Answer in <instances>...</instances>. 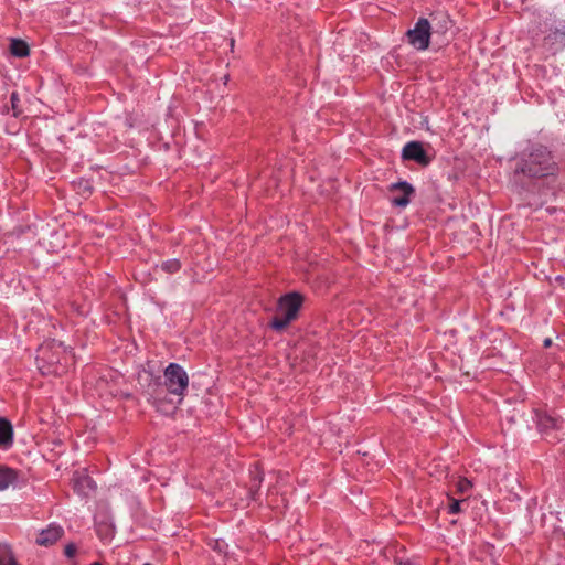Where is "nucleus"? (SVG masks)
<instances>
[{"label": "nucleus", "mask_w": 565, "mask_h": 565, "mask_svg": "<svg viewBox=\"0 0 565 565\" xmlns=\"http://www.w3.org/2000/svg\"><path fill=\"white\" fill-rule=\"evenodd\" d=\"M0 565H19L10 548L0 547Z\"/></svg>", "instance_id": "nucleus-18"}, {"label": "nucleus", "mask_w": 565, "mask_h": 565, "mask_svg": "<svg viewBox=\"0 0 565 565\" xmlns=\"http://www.w3.org/2000/svg\"><path fill=\"white\" fill-rule=\"evenodd\" d=\"M77 547L74 543H68L64 547V555L68 558H73L76 555Z\"/></svg>", "instance_id": "nucleus-21"}, {"label": "nucleus", "mask_w": 565, "mask_h": 565, "mask_svg": "<svg viewBox=\"0 0 565 565\" xmlns=\"http://www.w3.org/2000/svg\"><path fill=\"white\" fill-rule=\"evenodd\" d=\"M448 513L456 514L459 512V499L449 497Z\"/></svg>", "instance_id": "nucleus-20"}, {"label": "nucleus", "mask_w": 565, "mask_h": 565, "mask_svg": "<svg viewBox=\"0 0 565 565\" xmlns=\"http://www.w3.org/2000/svg\"><path fill=\"white\" fill-rule=\"evenodd\" d=\"M305 297L298 291L287 292L277 301V313L269 321V327L275 331L285 330L299 317Z\"/></svg>", "instance_id": "nucleus-2"}, {"label": "nucleus", "mask_w": 565, "mask_h": 565, "mask_svg": "<svg viewBox=\"0 0 565 565\" xmlns=\"http://www.w3.org/2000/svg\"><path fill=\"white\" fill-rule=\"evenodd\" d=\"M63 535V527L56 523H51L38 534L35 542L40 546H51L61 540Z\"/></svg>", "instance_id": "nucleus-8"}, {"label": "nucleus", "mask_w": 565, "mask_h": 565, "mask_svg": "<svg viewBox=\"0 0 565 565\" xmlns=\"http://www.w3.org/2000/svg\"><path fill=\"white\" fill-rule=\"evenodd\" d=\"M19 477V470L7 465H0V491L7 490L10 486H15Z\"/></svg>", "instance_id": "nucleus-10"}, {"label": "nucleus", "mask_w": 565, "mask_h": 565, "mask_svg": "<svg viewBox=\"0 0 565 565\" xmlns=\"http://www.w3.org/2000/svg\"><path fill=\"white\" fill-rule=\"evenodd\" d=\"M519 169L529 177L541 178L554 174L556 167L550 152L546 151V148L539 145L534 151L522 159Z\"/></svg>", "instance_id": "nucleus-3"}, {"label": "nucleus", "mask_w": 565, "mask_h": 565, "mask_svg": "<svg viewBox=\"0 0 565 565\" xmlns=\"http://www.w3.org/2000/svg\"><path fill=\"white\" fill-rule=\"evenodd\" d=\"M35 361L43 376H63L75 364V354L63 342L49 339L38 348Z\"/></svg>", "instance_id": "nucleus-1"}, {"label": "nucleus", "mask_w": 565, "mask_h": 565, "mask_svg": "<svg viewBox=\"0 0 565 565\" xmlns=\"http://www.w3.org/2000/svg\"><path fill=\"white\" fill-rule=\"evenodd\" d=\"M10 52L13 56L25 57L30 54V49L23 40L12 39L10 44Z\"/></svg>", "instance_id": "nucleus-15"}, {"label": "nucleus", "mask_w": 565, "mask_h": 565, "mask_svg": "<svg viewBox=\"0 0 565 565\" xmlns=\"http://www.w3.org/2000/svg\"><path fill=\"white\" fill-rule=\"evenodd\" d=\"M423 143H406L402 151V158L405 161H414L422 167L430 163L431 158L422 147Z\"/></svg>", "instance_id": "nucleus-7"}, {"label": "nucleus", "mask_w": 565, "mask_h": 565, "mask_svg": "<svg viewBox=\"0 0 565 565\" xmlns=\"http://www.w3.org/2000/svg\"><path fill=\"white\" fill-rule=\"evenodd\" d=\"M170 393H166L163 395V397H161L162 402L161 404L162 405H159V404H153L152 406L156 408L157 412L159 413H162V414H170V413H173L177 408H178V401L174 402Z\"/></svg>", "instance_id": "nucleus-13"}, {"label": "nucleus", "mask_w": 565, "mask_h": 565, "mask_svg": "<svg viewBox=\"0 0 565 565\" xmlns=\"http://www.w3.org/2000/svg\"><path fill=\"white\" fill-rule=\"evenodd\" d=\"M143 565H151L150 563H145Z\"/></svg>", "instance_id": "nucleus-27"}, {"label": "nucleus", "mask_w": 565, "mask_h": 565, "mask_svg": "<svg viewBox=\"0 0 565 565\" xmlns=\"http://www.w3.org/2000/svg\"><path fill=\"white\" fill-rule=\"evenodd\" d=\"M164 384L168 393L178 398L181 404L189 386V376L185 370L178 363H170L163 371Z\"/></svg>", "instance_id": "nucleus-4"}, {"label": "nucleus", "mask_w": 565, "mask_h": 565, "mask_svg": "<svg viewBox=\"0 0 565 565\" xmlns=\"http://www.w3.org/2000/svg\"><path fill=\"white\" fill-rule=\"evenodd\" d=\"M263 480L264 471L259 468V465L257 463L255 465V470L250 471V481L248 486V497L250 500H257Z\"/></svg>", "instance_id": "nucleus-11"}, {"label": "nucleus", "mask_w": 565, "mask_h": 565, "mask_svg": "<svg viewBox=\"0 0 565 565\" xmlns=\"http://www.w3.org/2000/svg\"><path fill=\"white\" fill-rule=\"evenodd\" d=\"M537 425H539V428L541 430H547V429H559L562 428V423L555 418L554 416L552 415H548V414H543L539 417V420H537Z\"/></svg>", "instance_id": "nucleus-16"}, {"label": "nucleus", "mask_w": 565, "mask_h": 565, "mask_svg": "<svg viewBox=\"0 0 565 565\" xmlns=\"http://www.w3.org/2000/svg\"><path fill=\"white\" fill-rule=\"evenodd\" d=\"M168 392L167 390V386L164 383H161L160 381V377H157L156 380H153L151 383H149L147 390H146V395H147V401L153 405V404H159V405H162L161 402V397H163V395Z\"/></svg>", "instance_id": "nucleus-9"}, {"label": "nucleus", "mask_w": 565, "mask_h": 565, "mask_svg": "<svg viewBox=\"0 0 565 565\" xmlns=\"http://www.w3.org/2000/svg\"><path fill=\"white\" fill-rule=\"evenodd\" d=\"M390 192H398L391 199L394 206L405 207L411 202V196L415 193L414 188L406 181H401L390 185Z\"/></svg>", "instance_id": "nucleus-6"}, {"label": "nucleus", "mask_w": 565, "mask_h": 565, "mask_svg": "<svg viewBox=\"0 0 565 565\" xmlns=\"http://www.w3.org/2000/svg\"><path fill=\"white\" fill-rule=\"evenodd\" d=\"M13 443V427L7 418H0V447L11 446Z\"/></svg>", "instance_id": "nucleus-12"}, {"label": "nucleus", "mask_w": 565, "mask_h": 565, "mask_svg": "<svg viewBox=\"0 0 565 565\" xmlns=\"http://www.w3.org/2000/svg\"><path fill=\"white\" fill-rule=\"evenodd\" d=\"M456 491H459V482L455 484Z\"/></svg>", "instance_id": "nucleus-25"}, {"label": "nucleus", "mask_w": 565, "mask_h": 565, "mask_svg": "<svg viewBox=\"0 0 565 565\" xmlns=\"http://www.w3.org/2000/svg\"><path fill=\"white\" fill-rule=\"evenodd\" d=\"M160 267L167 274H175L182 268V264L179 259L172 258L162 262Z\"/></svg>", "instance_id": "nucleus-17"}, {"label": "nucleus", "mask_w": 565, "mask_h": 565, "mask_svg": "<svg viewBox=\"0 0 565 565\" xmlns=\"http://www.w3.org/2000/svg\"><path fill=\"white\" fill-rule=\"evenodd\" d=\"M551 344H552V340L551 339L547 338V339L544 340V347L545 348L550 347Z\"/></svg>", "instance_id": "nucleus-24"}, {"label": "nucleus", "mask_w": 565, "mask_h": 565, "mask_svg": "<svg viewBox=\"0 0 565 565\" xmlns=\"http://www.w3.org/2000/svg\"><path fill=\"white\" fill-rule=\"evenodd\" d=\"M471 487V482L468 480V479H465V478H461V486H460V489H461V494L468 489Z\"/></svg>", "instance_id": "nucleus-23"}, {"label": "nucleus", "mask_w": 565, "mask_h": 565, "mask_svg": "<svg viewBox=\"0 0 565 565\" xmlns=\"http://www.w3.org/2000/svg\"><path fill=\"white\" fill-rule=\"evenodd\" d=\"M74 190L82 196L87 198L93 193L92 181L84 178H78L72 182Z\"/></svg>", "instance_id": "nucleus-14"}, {"label": "nucleus", "mask_w": 565, "mask_h": 565, "mask_svg": "<svg viewBox=\"0 0 565 565\" xmlns=\"http://www.w3.org/2000/svg\"><path fill=\"white\" fill-rule=\"evenodd\" d=\"M11 109L14 117H18L22 114V108L20 106V97L17 92H13L10 96Z\"/></svg>", "instance_id": "nucleus-19"}, {"label": "nucleus", "mask_w": 565, "mask_h": 565, "mask_svg": "<svg viewBox=\"0 0 565 565\" xmlns=\"http://www.w3.org/2000/svg\"><path fill=\"white\" fill-rule=\"evenodd\" d=\"M430 35V23L426 18H419L415 26L406 32L408 43L418 51L429 46Z\"/></svg>", "instance_id": "nucleus-5"}, {"label": "nucleus", "mask_w": 565, "mask_h": 565, "mask_svg": "<svg viewBox=\"0 0 565 565\" xmlns=\"http://www.w3.org/2000/svg\"><path fill=\"white\" fill-rule=\"evenodd\" d=\"M92 479L89 477H83L74 480V490H79L84 484L89 486L92 483Z\"/></svg>", "instance_id": "nucleus-22"}, {"label": "nucleus", "mask_w": 565, "mask_h": 565, "mask_svg": "<svg viewBox=\"0 0 565 565\" xmlns=\"http://www.w3.org/2000/svg\"><path fill=\"white\" fill-rule=\"evenodd\" d=\"M463 502H465V500H462V499H461V500H460V503L462 504ZM462 510H463V508L461 507V511H462Z\"/></svg>", "instance_id": "nucleus-26"}]
</instances>
